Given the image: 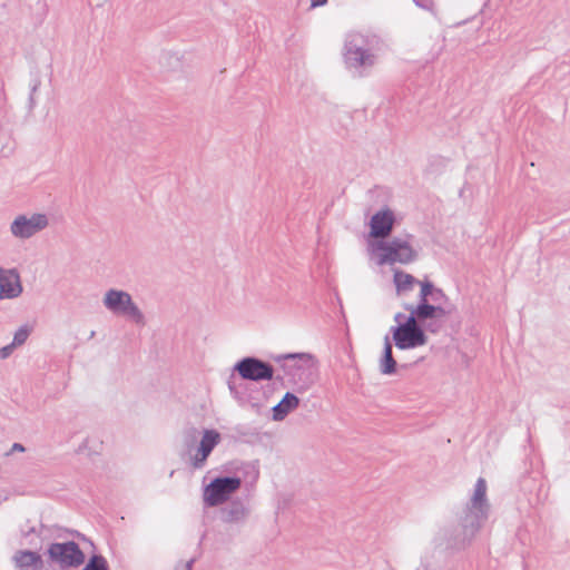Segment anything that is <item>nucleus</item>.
<instances>
[{"mask_svg": "<svg viewBox=\"0 0 570 570\" xmlns=\"http://www.w3.org/2000/svg\"><path fill=\"white\" fill-rule=\"evenodd\" d=\"M371 250L377 256L379 265H393L395 263L407 265L415 261L417 254L407 240L395 238L391 242H375Z\"/></svg>", "mask_w": 570, "mask_h": 570, "instance_id": "nucleus-1", "label": "nucleus"}, {"mask_svg": "<svg viewBox=\"0 0 570 570\" xmlns=\"http://www.w3.org/2000/svg\"><path fill=\"white\" fill-rule=\"evenodd\" d=\"M395 321L397 326L393 328V340L396 347L409 350L426 344L428 336L420 326V323L415 321V317L411 315L404 317L402 314H396Z\"/></svg>", "mask_w": 570, "mask_h": 570, "instance_id": "nucleus-2", "label": "nucleus"}, {"mask_svg": "<svg viewBox=\"0 0 570 570\" xmlns=\"http://www.w3.org/2000/svg\"><path fill=\"white\" fill-rule=\"evenodd\" d=\"M240 485L236 478L216 479L205 488L204 501L210 507L225 502L228 497Z\"/></svg>", "mask_w": 570, "mask_h": 570, "instance_id": "nucleus-3", "label": "nucleus"}, {"mask_svg": "<svg viewBox=\"0 0 570 570\" xmlns=\"http://www.w3.org/2000/svg\"><path fill=\"white\" fill-rule=\"evenodd\" d=\"M105 305L114 313L128 315L136 322H141L142 315L132 303L129 294L122 291L110 289L105 296Z\"/></svg>", "mask_w": 570, "mask_h": 570, "instance_id": "nucleus-4", "label": "nucleus"}, {"mask_svg": "<svg viewBox=\"0 0 570 570\" xmlns=\"http://www.w3.org/2000/svg\"><path fill=\"white\" fill-rule=\"evenodd\" d=\"M235 370L244 380L263 381L271 380L274 374L273 366L255 357H245L239 361Z\"/></svg>", "mask_w": 570, "mask_h": 570, "instance_id": "nucleus-5", "label": "nucleus"}, {"mask_svg": "<svg viewBox=\"0 0 570 570\" xmlns=\"http://www.w3.org/2000/svg\"><path fill=\"white\" fill-rule=\"evenodd\" d=\"M48 553L61 566L78 567L85 561V554L75 542L53 543L49 547Z\"/></svg>", "mask_w": 570, "mask_h": 570, "instance_id": "nucleus-6", "label": "nucleus"}, {"mask_svg": "<svg viewBox=\"0 0 570 570\" xmlns=\"http://www.w3.org/2000/svg\"><path fill=\"white\" fill-rule=\"evenodd\" d=\"M395 223L394 214L385 208L375 213L370 220V237L374 239L390 236Z\"/></svg>", "mask_w": 570, "mask_h": 570, "instance_id": "nucleus-7", "label": "nucleus"}, {"mask_svg": "<svg viewBox=\"0 0 570 570\" xmlns=\"http://www.w3.org/2000/svg\"><path fill=\"white\" fill-rule=\"evenodd\" d=\"M405 308L417 323L424 324L429 320H442L449 311L440 305H432L429 301H419L417 305H407Z\"/></svg>", "mask_w": 570, "mask_h": 570, "instance_id": "nucleus-8", "label": "nucleus"}, {"mask_svg": "<svg viewBox=\"0 0 570 570\" xmlns=\"http://www.w3.org/2000/svg\"><path fill=\"white\" fill-rule=\"evenodd\" d=\"M48 222L45 215H33L31 218L19 217L12 225L11 230L16 236L30 237L35 233L47 226Z\"/></svg>", "mask_w": 570, "mask_h": 570, "instance_id": "nucleus-9", "label": "nucleus"}, {"mask_svg": "<svg viewBox=\"0 0 570 570\" xmlns=\"http://www.w3.org/2000/svg\"><path fill=\"white\" fill-rule=\"evenodd\" d=\"M21 291L19 275L12 269H0V298L17 297Z\"/></svg>", "mask_w": 570, "mask_h": 570, "instance_id": "nucleus-10", "label": "nucleus"}, {"mask_svg": "<svg viewBox=\"0 0 570 570\" xmlns=\"http://www.w3.org/2000/svg\"><path fill=\"white\" fill-rule=\"evenodd\" d=\"M220 435L214 430H206L203 434L198 451L193 459V465L200 468L207 460L213 449L218 444Z\"/></svg>", "mask_w": 570, "mask_h": 570, "instance_id": "nucleus-11", "label": "nucleus"}, {"mask_svg": "<svg viewBox=\"0 0 570 570\" xmlns=\"http://www.w3.org/2000/svg\"><path fill=\"white\" fill-rule=\"evenodd\" d=\"M13 561L16 567L21 570H40L42 568L41 556L35 551H17Z\"/></svg>", "mask_w": 570, "mask_h": 570, "instance_id": "nucleus-12", "label": "nucleus"}, {"mask_svg": "<svg viewBox=\"0 0 570 570\" xmlns=\"http://www.w3.org/2000/svg\"><path fill=\"white\" fill-rule=\"evenodd\" d=\"M393 283L395 286L396 295L405 296L414 288V286L417 283V279L413 275H411L404 271L394 269L393 271Z\"/></svg>", "mask_w": 570, "mask_h": 570, "instance_id": "nucleus-13", "label": "nucleus"}, {"mask_svg": "<svg viewBox=\"0 0 570 570\" xmlns=\"http://www.w3.org/2000/svg\"><path fill=\"white\" fill-rule=\"evenodd\" d=\"M298 405V399L295 394H285L283 400L273 407V417L283 420L284 416Z\"/></svg>", "mask_w": 570, "mask_h": 570, "instance_id": "nucleus-14", "label": "nucleus"}, {"mask_svg": "<svg viewBox=\"0 0 570 570\" xmlns=\"http://www.w3.org/2000/svg\"><path fill=\"white\" fill-rule=\"evenodd\" d=\"M395 367H396V362L392 356V345H391L389 338L386 337L383 358L381 361V371L384 374H391L395 371Z\"/></svg>", "mask_w": 570, "mask_h": 570, "instance_id": "nucleus-15", "label": "nucleus"}, {"mask_svg": "<svg viewBox=\"0 0 570 570\" xmlns=\"http://www.w3.org/2000/svg\"><path fill=\"white\" fill-rule=\"evenodd\" d=\"M485 494H487V483L484 479L480 478L476 481L474 494L472 498V507L480 511H483V507L485 505Z\"/></svg>", "mask_w": 570, "mask_h": 570, "instance_id": "nucleus-16", "label": "nucleus"}, {"mask_svg": "<svg viewBox=\"0 0 570 570\" xmlns=\"http://www.w3.org/2000/svg\"><path fill=\"white\" fill-rule=\"evenodd\" d=\"M345 56L347 63L355 67L364 65L368 58V55H366L360 48H348Z\"/></svg>", "mask_w": 570, "mask_h": 570, "instance_id": "nucleus-17", "label": "nucleus"}, {"mask_svg": "<svg viewBox=\"0 0 570 570\" xmlns=\"http://www.w3.org/2000/svg\"><path fill=\"white\" fill-rule=\"evenodd\" d=\"M420 285V299L419 301H428V297L433 294L434 286L432 283L428 281H417L416 283Z\"/></svg>", "mask_w": 570, "mask_h": 570, "instance_id": "nucleus-18", "label": "nucleus"}, {"mask_svg": "<svg viewBox=\"0 0 570 570\" xmlns=\"http://www.w3.org/2000/svg\"><path fill=\"white\" fill-rule=\"evenodd\" d=\"M29 334H30V328H28L27 326L19 328L14 334L12 346H18V345L23 344L26 342V340L28 338Z\"/></svg>", "mask_w": 570, "mask_h": 570, "instance_id": "nucleus-19", "label": "nucleus"}, {"mask_svg": "<svg viewBox=\"0 0 570 570\" xmlns=\"http://www.w3.org/2000/svg\"><path fill=\"white\" fill-rule=\"evenodd\" d=\"M82 570H106V561L100 557H94Z\"/></svg>", "mask_w": 570, "mask_h": 570, "instance_id": "nucleus-20", "label": "nucleus"}, {"mask_svg": "<svg viewBox=\"0 0 570 570\" xmlns=\"http://www.w3.org/2000/svg\"><path fill=\"white\" fill-rule=\"evenodd\" d=\"M12 347L13 346L11 344L9 346L0 348V358H6L11 353Z\"/></svg>", "mask_w": 570, "mask_h": 570, "instance_id": "nucleus-21", "label": "nucleus"}, {"mask_svg": "<svg viewBox=\"0 0 570 570\" xmlns=\"http://www.w3.org/2000/svg\"><path fill=\"white\" fill-rule=\"evenodd\" d=\"M327 0H312V7L316 8L326 3Z\"/></svg>", "mask_w": 570, "mask_h": 570, "instance_id": "nucleus-22", "label": "nucleus"}, {"mask_svg": "<svg viewBox=\"0 0 570 570\" xmlns=\"http://www.w3.org/2000/svg\"><path fill=\"white\" fill-rule=\"evenodd\" d=\"M12 451H24L23 446L19 443H14L13 446H12Z\"/></svg>", "mask_w": 570, "mask_h": 570, "instance_id": "nucleus-23", "label": "nucleus"}]
</instances>
